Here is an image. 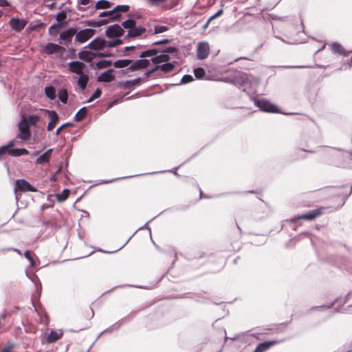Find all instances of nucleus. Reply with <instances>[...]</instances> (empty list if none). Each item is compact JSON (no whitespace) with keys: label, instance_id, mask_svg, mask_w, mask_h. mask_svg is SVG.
Instances as JSON below:
<instances>
[{"label":"nucleus","instance_id":"nucleus-24","mask_svg":"<svg viewBox=\"0 0 352 352\" xmlns=\"http://www.w3.org/2000/svg\"><path fill=\"white\" fill-rule=\"evenodd\" d=\"M15 145H16V140H12L10 141H9L6 144L0 146V160L1 159L2 156H3L4 155H6V154L9 155L10 148H12V147H14Z\"/></svg>","mask_w":352,"mask_h":352},{"label":"nucleus","instance_id":"nucleus-10","mask_svg":"<svg viewBox=\"0 0 352 352\" xmlns=\"http://www.w3.org/2000/svg\"><path fill=\"white\" fill-rule=\"evenodd\" d=\"M117 18H118V15L116 14V15H113L111 17H109L107 19H102L98 20V21L94 20V19L87 20V21H86L85 23L89 26H91L94 28H99L100 26L107 25L108 23L111 22V21H116Z\"/></svg>","mask_w":352,"mask_h":352},{"label":"nucleus","instance_id":"nucleus-13","mask_svg":"<svg viewBox=\"0 0 352 352\" xmlns=\"http://www.w3.org/2000/svg\"><path fill=\"white\" fill-rule=\"evenodd\" d=\"M9 24L14 31L19 32L24 29L27 21L25 19L13 17L10 20Z\"/></svg>","mask_w":352,"mask_h":352},{"label":"nucleus","instance_id":"nucleus-9","mask_svg":"<svg viewBox=\"0 0 352 352\" xmlns=\"http://www.w3.org/2000/svg\"><path fill=\"white\" fill-rule=\"evenodd\" d=\"M76 28L74 27L69 28L60 33V39L63 44L67 45L72 41L74 36H76Z\"/></svg>","mask_w":352,"mask_h":352},{"label":"nucleus","instance_id":"nucleus-49","mask_svg":"<svg viewBox=\"0 0 352 352\" xmlns=\"http://www.w3.org/2000/svg\"><path fill=\"white\" fill-rule=\"evenodd\" d=\"M161 53L166 54L170 56V54H173L177 52V50L175 47L169 46L164 50H161Z\"/></svg>","mask_w":352,"mask_h":352},{"label":"nucleus","instance_id":"nucleus-46","mask_svg":"<svg viewBox=\"0 0 352 352\" xmlns=\"http://www.w3.org/2000/svg\"><path fill=\"white\" fill-rule=\"evenodd\" d=\"M102 94V90L100 88H96V89L94 91V92L92 94V95L89 97V98L87 100V102H91L95 99H97L100 97Z\"/></svg>","mask_w":352,"mask_h":352},{"label":"nucleus","instance_id":"nucleus-64","mask_svg":"<svg viewBox=\"0 0 352 352\" xmlns=\"http://www.w3.org/2000/svg\"><path fill=\"white\" fill-rule=\"evenodd\" d=\"M13 344H10L6 347H4L1 349V352H10L11 349L13 348Z\"/></svg>","mask_w":352,"mask_h":352},{"label":"nucleus","instance_id":"nucleus-53","mask_svg":"<svg viewBox=\"0 0 352 352\" xmlns=\"http://www.w3.org/2000/svg\"><path fill=\"white\" fill-rule=\"evenodd\" d=\"M9 155L12 156V157L21 156V152L19 151V148L12 147V148H10V151L9 152Z\"/></svg>","mask_w":352,"mask_h":352},{"label":"nucleus","instance_id":"nucleus-12","mask_svg":"<svg viewBox=\"0 0 352 352\" xmlns=\"http://www.w3.org/2000/svg\"><path fill=\"white\" fill-rule=\"evenodd\" d=\"M47 117L50 119V122L47 124V129L49 131H52L56 126L58 122L59 117L56 111L54 110H45Z\"/></svg>","mask_w":352,"mask_h":352},{"label":"nucleus","instance_id":"nucleus-42","mask_svg":"<svg viewBox=\"0 0 352 352\" xmlns=\"http://www.w3.org/2000/svg\"><path fill=\"white\" fill-rule=\"evenodd\" d=\"M122 40L120 38H111L109 41H107V47H114L122 43Z\"/></svg>","mask_w":352,"mask_h":352},{"label":"nucleus","instance_id":"nucleus-56","mask_svg":"<svg viewBox=\"0 0 352 352\" xmlns=\"http://www.w3.org/2000/svg\"><path fill=\"white\" fill-rule=\"evenodd\" d=\"M113 54L110 52H95V58H105V57H111Z\"/></svg>","mask_w":352,"mask_h":352},{"label":"nucleus","instance_id":"nucleus-11","mask_svg":"<svg viewBox=\"0 0 352 352\" xmlns=\"http://www.w3.org/2000/svg\"><path fill=\"white\" fill-rule=\"evenodd\" d=\"M210 47L207 42H201L197 45V57L199 60L206 59L209 54Z\"/></svg>","mask_w":352,"mask_h":352},{"label":"nucleus","instance_id":"nucleus-63","mask_svg":"<svg viewBox=\"0 0 352 352\" xmlns=\"http://www.w3.org/2000/svg\"><path fill=\"white\" fill-rule=\"evenodd\" d=\"M78 3L80 5L87 6L89 3H92L91 0H78Z\"/></svg>","mask_w":352,"mask_h":352},{"label":"nucleus","instance_id":"nucleus-6","mask_svg":"<svg viewBox=\"0 0 352 352\" xmlns=\"http://www.w3.org/2000/svg\"><path fill=\"white\" fill-rule=\"evenodd\" d=\"M96 33V30L91 28H85L78 32L75 36V41L83 43L91 38Z\"/></svg>","mask_w":352,"mask_h":352},{"label":"nucleus","instance_id":"nucleus-23","mask_svg":"<svg viewBox=\"0 0 352 352\" xmlns=\"http://www.w3.org/2000/svg\"><path fill=\"white\" fill-rule=\"evenodd\" d=\"M331 50L333 54L339 55H343L344 56H348L351 51L347 52L340 43H333L331 44Z\"/></svg>","mask_w":352,"mask_h":352},{"label":"nucleus","instance_id":"nucleus-57","mask_svg":"<svg viewBox=\"0 0 352 352\" xmlns=\"http://www.w3.org/2000/svg\"><path fill=\"white\" fill-rule=\"evenodd\" d=\"M73 126V123L72 122H65L63 124H61L56 130V135H58L61 130H64L65 128L67 126Z\"/></svg>","mask_w":352,"mask_h":352},{"label":"nucleus","instance_id":"nucleus-38","mask_svg":"<svg viewBox=\"0 0 352 352\" xmlns=\"http://www.w3.org/2000/svg\"><path fill=\"white\" fill-rule=\"evenodd\" d=\"M60 336L56 331H51V333L47 336L46 340L47 343H52L55 341L58 340L60 338Z\"/></svg>","mask_w":352,"mask_h":352},{"label":"nucleus","instance_id":"nucleus-54","mask_svg":"<svg viewBox=\"0 0 352 352\" xmlns=\"http://www.w3.org/2000/svg\"><path fill=\"white\" fill-rule=\"evenodd\" d=\"M120 85L121 87L125 88V89H129V88H131L133 86H134L132 80H125L124 82H120Z\"/></svg>","mask_w":352,"mask_h":352},{"label":"nucleus","instance_id":"nucleus-33","mask_svg":"<svg viewBox=\"0 0 352 352\" xmlns=\"http://www.w3.org/2000/svg\"><path fill=\"white\" fill-rule=\"evenodd\" d=\"M79 77L78 78V85L79 86V87L84 90L86 89V87H87V82L89 81V76L87 74H85V73H82V74H79L78 75Z\"/></svg>","mask_w":352,"mask_h":352},{"label":"nucleus","instance_id":"nucleus-62","mask_svg":"<svg viewBox=\"0 0 352 352\" xmlns=\"http://www.w3.org/2000/svg\"><path fill=\"white\" fill-rule=\"evenodd\" d=\"M223 9L219 10L217 12H216L213 15H212L209 18V21H211L213 19H214L215 18L220 16L223 14Z\"/></svg>","mask_w":352,"mask_h":352},{"label":"nucleus","instance_id":"nucleus-35","mask_svg":"<svg viewBox=\"0 0 352 352\" xmlns=\"http://www.w3.org/2000/svg\"><path fill=\"white\" fill-rule=\"evenodd\" d=\"M87 114V107H82L75 114L74 116V120L76 122H80L82 121Z\"/></svg>","mask_w":352,"mask_h":352},{"label":"nucleus","instance_id":"nucleus-7","mask_svg":"<svg viewBox=\"0 0 352 352\" xmlns=\"http://www.w3.org/2000/svg\"><path fill=\"white\" fill-rule=\"evenodd\" d=\"M124 34V29L119 24L109 25L105 31V35L109 38H120Z\"/></svg>","mask_w":352,"mask_h":352},{"label":"nucleus","instance_id":"nucleus-48","mask_svg":"<svg viewBox=\"0 0 352 352\" xmlns=\"http://www.w3.org/2000/svg\"><path fill=\"white\" fill-rule=\"evenodd\" d=\"M126 95V94L125 95L122 96V97H120V98H116V99H114L113 100L109 102L107 104V109H109L111 108L112 107H113L114 105L118 104L120 103L121 102H122L124 100V98Z\"/></svg>","mask_w":352,"mask_h":352},{"label":"nucleus","instance_id":"nucleus-44","mask_svg":"<svg viewBox=\"0 0 352 352\" xmlns=\"http://www.w3.org/2000/svg\"><path fill=\"white\" fill-rule=\"evenodd\" d=\"M193 72L197 79H201L206 74L205 70L201 67L195 68Z\"/></svg>","mask_w":352,"mask_h":352},{"label":"nucleus","instance_id":"nucleus-17","mask_svg":"<svg viewBox=\"0 0 352 352\" xmlns=\"http://www.w3.org/2000/svg\"><path fill=\"white\" fill-rule=\"evenodd\" d=\"M146 32V28L142 26L136 27V25L129 28L126 35L129 38H135L142 35Z\"/></svg>","mask_w":352,"mask_h":352},{"label":"nucleus","instance_id":"nucleus-52","mask_svg":"<svg viewBox=\"0 0 352 352\" xmlns=\"http://www.w3.org/2000/svg\"><path fill=\"white\" fill-rule=\"evenodd\" d=\"M182 164L178 166L177 167L175 168L174 169L171 170H162V171H158V172H153V173H150L149 174L150 175H153V174H156V173H165V172H171L173 173H174L175 175L177 176H179V174L177 173V170L179 168V167L182 166ZM148 173H146L145 175H147ZM144 174H142V175H143ZM139 175H138L137 176H138Z\"/></svg>","mask_w":352,"mask_h":352},{"label":"nucleus","instance_id":"nucleus-61","mask_svg":"<svg viewBox=\"0 0 352 352\" xmlns=\"http://www.w3.org/2000/svg\"><path fill=\"white\" fill-rule=\"evenodd\" d=\"M140 59H141V63H142L143 69L147 68L148 67H149L151 65V62H152L151 60V59H147L145 58H140Z\"/></svg>","mask_w":352,"mask_h":352},{"label":"nucleus","instance_id":"nucleus-14","mask_svg":"<svg viewBox=\"0 0 352 352\" xmlns=\"http://www.w3.org/2000/svg\"><path fill=\"white\" fill-rule=\"evenodd\" d=\"M321 214H322L321 209H316V210H311V211L308 212L307 213L303 214L302 215L295 217L293 220L295 221V220L303 219V220L311 221V220L315 219L316 217L320 216Z\"/></svg>","mask_w":352,"mask_h":352},{"label":"nucleus","instance_id":"nucleus-26","mask_svg":"<svg viewBox=\"0 0 352 352\" xmlns=\"http://www.w3.org/2000/svg\"><path fill=\"white\" fill-rule=\"evenodd\" d=\"M113 5V3H111L109 1L107 0H99L96 3L95 8L94 10L92 11V13L94 12L97 10L100 9H108L110 8Z\"/></svg>","mask_w":352,"mask_h":352},{"label":"nucleus","instance_id":"nucleus-41","mask_svg":"<svg viewBox=\"0 0 352 352\" xmlns=\"http://www.w3.org/2000/svg\"><path fill=\"white\" fill-rule=\"evenodd\" d=\"M39 116L36 115H30L28 116V118H25L26 124L29 125L30 127L31 126L35 125L37 122L39 120Z\"/></svg>","mask_w":352,"mask_h":352},{"label":"nucleus","instance_id":"nucleus-50","mask_svg":"<svg viewBox=\"0 0 352 352\" xmlns=\"http://www.w3.org/2000/svg\"><path fill=\"white\" fill-rule=\"evenodd\" d=\"M24 256L26 259L30 261V266L34 267L35 265V261L31 255V252L30 250H26L24 253Z\"/></svg>","mask_w":352,"mask_h":352},{"label":"nucleus","instance_id":"nucleus-58","mask_svg":"<svg viewBox=\"0 0 352 352\" xmlns=\"http://www.w3.org/2000/svg\"><path fill=\"white\" fill-rule=\"evenodd\" d=\"M290 323V321H287L285 322L280 323L278 325L277 328L276 329L277 331L278 332H283L287 325Z\"/></svg>","mask_w":352,"mask_h":352},{"label":"nucleus","instance_id":"nucleus-51","mask_svg":"<svg viewBox=\"0 0 352 352\" xmlns=\"http://www.w3.org/2000/svg\"><path fill=\"white\" fill-rule=\"evenodd\" d=\"M194 80L192 76L190 74H186L183 76L180 80V84H187L192 82Z\"/></svg>","mask_w":352,"mask_h":352},{"label":"nucleus","instance_id":"nucleus-21","mask_svg":"<svg viewBox=\"0 0 352 352\" xmlns=\"http://www.w3.org/2000/svg\"><path fill=\"white\" fill-rule=\"evenodd\" d=\"M170 58L168 54L161 53L160 55L156 54L154 57H152L151 60L154 65H162L169 61Z\"/></svg>","mask_w":352,"mask_h":352},{"label":"nucleus","instance_id":"nucleus-34","mask_svg":"<svg viewBox=\"0 0 352 352\" xmlns=\"http://www.w3.org/2000/svg\"><path fill=\"white\" fill-rule=\"evenodd\" d=\"M45 94L50 100H54L56 97L55 88L52 85L45 87Z\"/></svg>","mask_w":352,"mask_h":352},{"label":"nucleus","instance_id":"nucleus-59","mask_svg":"<svg viewBox=\"0 0 352 352\" xmlns=\"http://www.w3.org/2000/svg\"><path fill=\"white\" fill-rule=\"evenodd\" d=\"M170 42V40L168 38H164L160 41H157L155 42H153L152 43V45H167Z\"/></svg>","mask_w":352,"mask_h":352},{"label":"nucleus","instance_id":"nucleus-47","mask_svg":"<svg viewBox=\"0 0 352 352\" xmlns=\"http://www.w3.org/2000/svg\"><path fill=\"white\" fill-rule=\"evenodd\" d=\"M168 30V27L166 25H155L154 27V34H157L163 33Z\"/></svg>","mask_w":352,"mask_h":352},{"label":"nucleus","instance_id":"nucleus-40","mask_svg":"<svg viewBox=\"0 0 352 352\" xmlns=\"http://www.w3.org/2000/svg\"><path fill=\"white\" fill-rule=\"evenodd\" d=\"M33 283L35 284L36 292L38 294V297L41 296V283L37 276L34 275L32 278L29 277Z\"/></svg>","mask_w":352,"mask_h":352},{"label":"nucleus","instance_id":"nucleus-30","mask_svg":"<svg viewBox=\"0 0 352 352\" xmlns=\"http://www.w3.org/2000/svg\"><path fill=\"white\" fill-rule=\"evenodd\" d=\"M141 69H143V67H142V63H141L140 58L136 59V60L132 59V62L131 63V65L127 68V70L129 72H131L139 71Z\"/></svg>","mask_w":352,"mask_h":352},{"label":"nucleus","instance_id":"nucleus-60","mask_svg":"<svg viewBox=\"0 0 352 352\" xmlns=\"http://www.w3.org/2000/svg\"><path fill=\"white\" fill-rule=\"evenodd\" d=\"M137 231H135L127 240L126 241L120 248H118L117 250H115V251H112V252H106V251H103L102 250H99V251L100 252H104V253H114V252H118V250H121L122 248H124L126 244L127 243L130 241V239L133 237V236L136 233Z\"/></svg>","mask_w":352,"mask_h":352},{"label":"nucleus","instance_id":"nucleus-29","mask_svg":"<svg viewBox=\"0 0 352 352\" xmlns=\"http://www.w3.org/2000/svg\"><path fill=\"white\" fill-rule=\"evenodd\" d=\"M161 52L160 49L157 48H151L148 50H146L145 51L142 52L139 57L140 58H146V57H154L156 54L160 53Z\"/></svg>","mask_w":352,"mask_h":352},{"label":"nucleus","instance_id":"nucleus-1","mask_svg":"<svg viewBox=\"0 0 352 352\" xmlns=\"http://www.w3.org/2000/svg\"><path fill=\"white\" fill-rule=\"evenodd\" d=\"M253 101L254 104L259 109V110L263 112L272 113H280V110L278 106L270 102L267 100L263 98L256 99L254 98Z\"/></svg>","mask_w":352,"mask_h":352},{"label":"nucleus","instance_id":"nucleus-5","mask_svg":"<svg viewBox=\"0 0 352 352\" xmlns=\"http://www.w3.org/2000/svg\"><path fill=\"white\" fill-rule=\"evenodd\" d=\"M42 51L48 55L59 54L62 56L65 52V48L56 43H47L42 47Z\"/></svg>","mask_w":352,"mask_h":352},{"label":"nucleus","instance_id":"nucleus-3","mask_svg":"<svg viewBox=\"0 0 352 352\" xmlns=\"http://www.w3.org/2000/svg\"><path fill=\"white\" fill-rule=\"evenodd\" d=\"M19 133L16 135L17 138L21 139L22 141H28L31 137L30 127L26 124L25 118L22 117L19 124Z\"/></svg>","mask_w":352,"mask_h":352},{"label":"nucleus","instance_id":"nucleus-36","mask_svg":"<svg viewBox=\"0 0 352 352\" xmlns=\"http://www.w3.org/2000/svg\"><path fill=\"white\" fill-rule=\"evenodd\" d=\"M58 98L63 104H66L68 100V91L65 88L59 89L58 92Z\"/></svg>","mask_w":352,"mask_h":352},{"label":"nucleus","instance_id":"nucleus-39","mask_svg":"<svg viewBox=\"0 0 352 352\" xmlns=\"http://www.w3.org/2000/svg\"><path fill=\"white\" fill-rule=\"evenodd\" d=\"M136 25V21L134 19L129 18L122 23V28L128 29Z\"/></svg>","mask_w":352,"mask_h":352},{"label":"nucleus","instance_id":"nucleus-45","mask_svg":"<svg viewBox=\"0 0 352 352\" xmlns=\"http://www.w3.org/2000/svg\"><path fill=\"white\" fill-rule=\"evenodd\" d=\"M133 177V176L122 177L114 178V179H109V180L102 179V180H100L98 184H94V186H96V185H99V184H110V183H113L114 182L118 181L120 179H123Z\"/></svg>","mask_w":352,"mask_h":352},{"label":"nucleus","instance_id":"nucleus-55","mask_svg":"<svg viewBox=\"0 0 352 352\" xmlns=\"http://www.w3.org/2000/svg\"><path fill=\"white\" fill-rule=\"evenodd\" d=\"M114 14V12L112 10H108V11H103L102 12L100 13L99 14V17H106L107 16V18L109 17H111L113 16Z\"/></svg>","mask_w":352,"mask_h":352},{"label":"nucleus","instance_id":"nucleus-43","mask_svg":"<svg viewBox=\"0 0 352 352\" xmlns=\"http://www.w3.org/2000/svg\"><path fill=\"white\" fill-rule=\"evenodd\" d=\"M66 19H67V13H66V11L65 10H62L60 12H59L56 15V20L57 21V23H67V21H66Z\"/></svg>","mask_w":352,"mask_h":352},{"label":"nucleus","instance_id":"nucleus-37","mask_svg":"<svg viewBox=\"0 0 352 352\" xmlns=\"http://www.w3.org/2000/svg\"><path fill=\"white\" fill-rule=\"evenodd\" d=\"M70 190L67 188H65L61 193L56 195V199L58 202L65 201L69 197Z\"/></svg>","mask_w":352,"mask_h":352},{"label":"nucleus","instance_id":"nucleus-2","mask_svg":"<svg viewBox=\"0 0 352 352\" xmlns=\"http://www.w3.org/2000/svg\"><path fill=\"white\" fill-rule=\"evenodd\" d=\"M18 191L20 192H36V187L23 179H18L15 181L14 193L16 201L19 199Z\"/></svg>","mask_w":352,"mask_h":352},{"label":"nucleus","instance_id":"nucleus-25","mask_svg":"<svg viewBox=\"0 0 352 352\" xmlns=\"http://www.w3.org/2000/svg\"><path fill=\"white\" fill-rule=\"evenodd\" d=\"M129 8L130 7L129 5H118L114 8H113V10L114 12L113 15H118L116 21H118L120 19L122 13H126L129 12Z\"/></svg>","mask_w":352,"mask_h":352},{"label":"nucleus","instance_id":"nucleus-20","mask_svg":"<svg viewBox=\"0 0 352 352\" xmlns=\"http://www.w3.org/2000/svg\"><path fill=\"white\" fill-rule=\"evenodd\" d=\"M68 23H55L52 24L48 30V33L51 36H56L60 30L67 25Z\"/></svg>","mask_w":352,"mask_h":352},{"label":"nucleus","instance_id":"nucleus-15","mask_svg":"<svg viewBox=\"0 0 352 352\" xmlns=\"http://www.w3.org/2000/svg\"><path fill=\"white\" fill-rule=\"evenodd\" d=\"M240 80V87L244 92L246 91L247 87L248 86L252 85V80H253L255 84H257L258 82L257 78H253L252 76H249L246 74H242Z\"/></svg>","mask_w":352,"mask_h":352},{"label":"nucleus","instance_id":"nucleus-27","mask_svg":"<svg viewBox=\"0 0 352 352\" xmlns=\"http://www.w3.org/2000/svg\"><path fill=\"white\" fill-rule=\"evenodd\" d=\"M175 63H176L175 61H173V62L167 61L165 63L159 65L160 70L163 72L165 74L169 73L174 69V68L175 67Z\"/></svg>","mask_w":352,"mask_h":352},{"label":"nucleus","instance_id":"nucleus-4","mask_svg":"<svg viewBox=\"0 0 352 352\" xmlns=\"http://www.w3.org/2000/svg\"><path fill=\"white\" fill-rule=\"evenodd\" d=\"M136 314L137 311L131 312L128 316H125L113 325L104 329L99 334L98 338L100 337L104 333H112L113 331L119 329L123 324L130 322L135 316Z\"/></svg>","mask_w":352,"mask_h":352},{"label":"nucleus","instance_id":"nucleus-28","mask_svg":"<svg viewBox=\"0 0 352 352\" xmlns=\"http://www.w3.org/2000/svg\"><path fill=\"white\" fill-rule=\"evenodd\" d=\"M95 51L102 50L107 47V41L104 38L96 37L94 39Z\"/></svg>","mask_w":352,"mask_h":352},{"label":"nucleus","instance_id":"nucleus-22","mask_svg":"<svg viewBox=\"0 0 352 352\" xmlns=\"http://www.w3.org/2000/svg\"><path fill=\"white\" fill-rule=\"evenodd\" d=\"M53 149L49 148L42 155H41L36 160V164H43L47 163L52 156Z\"/></svg>","mask_w":352,"mask_h":352},{"label":"nucleus","instance_id":"nucleus-32","mask_svg":"<svg viewBox=\"0 0 352 352\" xmlns=\"http://www.w3.org/2000/svg\"><path fill=\"white\" fill-rule=\"evenodd\" d=\"M113 65V63L111 60H100L96 63L95 65L91 63V66L96 69H100L110 67Z\"/></svg>","mask_w":352,"mask_h":352},{"label":"nucleus","instance_id":"nucleus-19","mask_svg":"<svg viewBox=\"0 0 352 352\" xmlns=\"http://www.w3.org/2000/svg\"><path fill=\"white\" fill-rule=\"evenodd\" d=\"M278 342L277 340H270L260 342L253 352H264Z\"/></svg>","mask_w":352,"mask_h":352},{"label":"nucleus","instance_id":"nucleus-16","mask_svg":"<svg viewBox=\"0 0 352 352\" xmlns=\"http://www.w3.org/2000/svg\"><path fill=\"white\" fill-rule=\"evenodd\" d=\"M114 69H109L101 73L97 78L98 82H109L115 79V76L113 74Z\"/></svg>","mask_w":352,"mask_h":352},{"label":"nucleus","instance_id":"nucleus-31","mask_svg":"<svg viewBox=\"0 0 352 352\" xmlns=\"http://www.w3.org/2000/svg\"><path fill=\"white\" fill-rule=\"evenodd\" d=\"M132 62V59H119L113 62L115 68H128Z\"/></svg>","mask_w":352,"mask_h":352},{"label":"nucleus","instance_id":"nucleus-18","mask_svg":"<svg viewBox=\"0 0 352 352\" xmlns=\"http://www.w3.org/2000/svg\"><path fill=\"white\" fill-rule=\"evenodd\" d=\"M78 57L82 60L89 63L95 58V52L83 49L78 52Z\"/></svg>","mask_w":352,"mask_h":352},{"label":"nucleus","instance_id":"nucleus-8","mask_svg":"<svg viewBox=\"0 0 352 352\" xmlns=\"http://www.w3.org/2000/svg\"><path fill=\"white\" fill-rule=\"evenodd\" d=\"M86 65L83 62L79 60H74L68 63V70L77 75L84 73V69Z\"/></svg>","mask_w":352,"mask_h":352}]
</instances>
